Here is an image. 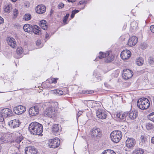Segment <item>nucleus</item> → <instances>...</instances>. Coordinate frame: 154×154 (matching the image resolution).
Instances as JSON below:
<instances>
[{"label":"nucleus","mask_w":154,"mask_h":154,"mask_svg":"<svg viewBox=\"0 0 154 154\" xmlns=\"http://www.w3.org/2000/svg\"><path fill=\"white\" fill-rule=\"evenodd\" d=\"M29 130L34 135H39L43 131L42 125L36 122L31 123L29 126Z\"/></svg>","instance_id":"nucleus-1"},{"label":"nucleus","mask_w":154,"mask_h":154,"mask_svg":"<svg viewBox=\"0 0 154 154\" xmlns=\"http://www.w3.org/2000/svg\"><path fill=\"white\" fill-rule=\"evenodd\" d=\"M137 105L138 107L141 109L145 110L149 107L150 102L147 98H141L138 100L137 102Z\"/></svg>","instance_id":"nucleus-2"},{"label":"nucleus","mask_w":154,"mask_h":154,"mask_svg":"<svg viewBox=\"0 0 154 154\" xmlns=\"http://www.w3.org/2000/svg\"><path fill=\"white\" fill-rule=\"evenodd\" d=\"M122 137V133L119 130L113 131L110 134V138L111 140L116 143L119 142Z\"/></svg>","instance_id":"nucleus-3"},{"label":"nucleus","mask_w":154,"mask_h":154,"mask_svg":"<svg viewBox=\"0 0 154 154\" xmlns=\"http://www.w3.org/2000/svg\"><path fill=\"white\" fill-rule=\"evenodd\" d=\"M101 130L99 128H94L90 131V134L92 137L99 139L102 136Z\"/></svg>","instance_id":"nucleus-4"},{"label":"nucleus","mask_w":154,"mask_h":154,"mask_svg":"<svg viewBox=\"0 0 154 154\" xmlns=\"http://www.w3.org/2000/svg\"><path fill=\"white\" fill-rule=\"evenodd\" d=\"M46 117L52 118L55 117V109L53 107H49L45 109L43 112Z\"/></svg>","instance_id":"nucleus-5"},{"label":"nucleus","mask_w":154,"mask_h":154,"mask_svg":"<svg viewBox=\"0 0 154 154\" xmlns=\"http://www.w3.org/2000/svg\"><path fill=\"white\" fill-rule=\"evenodd\" d=\"M60 144V140L58 138L56 137L53 139H51L50 141L49 146L50 148H56L58 147Z\"/></svg>","instance_id":"nucleus-6"},{"label":"nucleus","mask_w":154,"mask_h":154,"mask_svg":"<svg viewBox=\"0 0 154 154\" xmlns=\"http://www.w3.org/2000/svg\"><path fill=\"white\" fill-rule=\"evenodd\" d=\"M26 110V108L23 106H17L13 109L14 112L17 115H20L24 112Z\"/></svg>","instance_id":"nucleus-7"},{"label":"nucleus","mask_w":154,"mask_h":154,"mask_svg":"<svg viewBox=\"0 0 154 154\" xmlns=\"http://www.w3.org/2000/svg\"><path fill=\"white\" fill-rule=\"evenodd\" d=\"M135 139L132 138H128L125 142L126 146L129 149H133L136 144Z\"/></svg>","instance_id":"nucleus-8"},{"label":"nucleus","mask_w":154,"mask_h":154,"mask_svg":"<svg viewBox=\"0 0 154 154\" xmlns=\"http://www.w3.org/2000/svg\"><path fill=\"white\" fill-rule=\"evenodd\" d=\"M107 112L103 110L98 109L96 111V115L97 117L101 119H105L107 116Z\"/></svg>","instance_id":"nucleus-9"},{"label":"nucleus","mask_w":154,"mask_h":154,"mask_svg":"<svg viewBox=\"0 0 154 154\" xmlns=\"http://www.w3.org/2000/svg\"><path fill=\"white\" fill-rule=\"evenodd\" d=\"M25 154H39L37 149L34 146H28L25 149Z\"/></svg>","instance_id":"nucleus-10"},{"label":"nucleus","mask_w":154,"mask_h":154,"mask_svg":"<svg viewBox=\"0 0 154 154\" xmlns=\"http://www.w3.org/2000/svg\"><path fill=\"white\" fill-rule=\"evenodd\" d=\"M124 73L122 74V77L125 80H128L131 78L133 75V72L128 69L123 70Z\"/></svg>","instance_id":"nucleus-11"},{"label":"nucleus","mask_w":154,"mask_h":154,"mask_svg":"<svg viewBox=\"0 0 154 154\" xmlns=\"http://www.w3.org/2000/svg\"><path fill=\"white\" fill-rule=\"evenodd\" d=\"M131 55V52L129 50H124L121 52V57L122 59L125 60L129 58Z\"/></svg>","instance_id":"nucleus-12"},{"label":"nucleus","mask_w":154,"mask_h":154,"mask_svg":"<svg viewBox=\"0 0 154 154\" xmlns=\"http://www.w3.org/2000/svg\"><path fill=\"white\" fill-rule=\"evenodd\" d=\"M8 125L11 128H15L18 127L20 125V121L18 119H14L10 121Z\"/></svg>","instance_id":"nucleus-13"},{"label":"nucleus","mask_w":154,"mask_h":154,"mask_svg":"<svg viewBox=\"0 0 154 154\" xmlns=\"http://www.w3.org/2000/svg\"><path fill=\"white\" fill-rule=\"evenodd\" d=\"M1 113L3 116L6 118L12 116V112L11 109H10L6 108L3 109L2 110Z\"/></svg>","instance_id":"nucleus-14"},{"label":"nucleus","mask_w":154,"mask_h":154,"mask_svg":"<svg viewBox=\"0 0 154 154\" xmlns=\"http://www.w3.org/2000/svg\"><path fill=\"white\" fill-rule=\"evenodd\" d=\"M39 109L37 106H34L31 107L29 111V114L32 116L37 115L39 113Z\"/></svg>","instance_id":"nucleus-15"},{"label":"nucleus","mask_w":154,"mask_h":154,"mask_svg":"<svg viewBox=\"0 0 154 154\" xmlns=\"http://www.w3.org/2000/svg\"><path fill=\"white\" fill-rule=\"evenodd\" d=\"M106 56L104 58V62L105 63H109L114 60V56L110 51H106Z\"/></svg>","instance_id":"nucleus-16"},{"label":"nucleus","mask_w":154,"mask_h":154,"mask_svg":"<svg viewBox=\"0 0 154 154\" xmlns=\"http://www.w3.org/2000/svg\"><path fill=\"white\" fill-rule=\"evenodd\" d=\"M138 38L136 36L131 37L128 40V45L130 46H133L137 43Z\"/></svg>","instance_id":"nucleus-17"},{"label":"nucleus","mask_w":154,"mask_h":154,"mask_svg":"<svg viewBox=\"0 0 154 154\" xmlns=\"http://www.w3.org/2000/svg\"><path fill=\"white\" fill-rule=\"evenodd\" d=\"M128 113L127 112H124L122 114L120 112H116L115 115L118 118V119L119 121H124L125 120V118L127 116H128Z\"/></svg>","instance_id":"nucleus-18"},{"label":"nucleus","mask_w":154,"mask_h":154,"mask_svg":"<svg viewBox=\"0 0 154 154\" xmlns=\"http://www.w3.org/2000/svg\"><path fill=\"white\" fill-rule=\"evenodd\" d=\"M36 10L37 13L42 14L45 12L46 8L45 6L43 5H38L37 6Z\"/></svg>","instance_id":"nucleus-19"},{"label":"nucleus","mask_w":154,"mask_h":154,"mask_svg":"<svg viewBox=\"0 0 154 154\" xmlns=\"http://www.w3.org/2000/svg\"><path fill=\"white\" fill-rule=\"evenodd\" d=\"M138 112L137 111L130 112L128 113V116L130 119L131 120L135 119L138 116Z\"/></svg>","instance_id":"nucleus-20"},{"label":"nucleus","mask_w":154,"mask_h":154,"mask_svg":"<svg viewBox=\"0 0 154 154\" xmlns=\"http://www.w3.org/2000/svg\"><path fill=\"white\" fill-rule=\"evenodd\" d=\"M59 125L58 124H54L52 128V133L55 135L59 134Z\"/></svg>","instance_id":"nucleus-21"},{"label":"nucleus","mask_w":154,"mask_h":154,"mask_svg":"<svg viewBox=\"0 0 154 154\" xmlns=\"http://www.w3.org/2000/svg\"><path fill=\"white\" fill-rule=\"evenodd\" d=\"M33 26L29 24H26L24 25L23 29L24 31L26 32H32Z\"/></svg>","instance_id":"nucleus-22"},{"label":"nucleus","mask_w":154,"mask_h":154,"mask_svg":"<svg viewBox=\"0 0 154 154\" xmlns=\"http://www.w3.org/2000/svg\"><path fill=\"white\" fill-rule=\"evenodd\" d=\"M32 29V32H33L36 35H39L40 32H41V29L36 25H34L33 26Z\"/></svg>","instance_id":"nucleus-23"},{"label":"nucleus","mask_w":154,"mask_h":154,"mask_svg":"<svg viewBox=\"0 0 154 154\" xmlns=\"http://www.w3.org/2000/svg\"><path fill=\"white\" fill-rule=\"evenodd\" d=\"M9 41L8 42V43L12 48H14L16 45V42L15 40L13 38H10L9 39Z\"/></svg>","instance_id":"nucleus-24"},{"label":"nucleus","mask_w":154,"mask_h":154,"mask_svg":"<svg viewBox=\"0 0 154 154\" xmlns=\"http://www.w3.org/2000/svg\"><path fill=\"white\" fill-rule=\"evenodd\" d=\"M12 8V5L11 4H8L7 5H6L4 8L5 13H9L11 11Z\"/></svg>","instance_id":"nucleus-25"},{"label":"nucleus","mask_w":154,"mask_h":154,"mask_svg":"<svg viewBox=\"0 0 154 154\" xmlns=\"http://www.w3.org/2000/svg\"><path fill=\"white\" fill-rule=\"evenodd\" d=\"M40 25L41 27L43 29L46 30L47 29L48 26L46 25V22L45 20H42L40 21Z\"/></svg>","instance_id":"nucleus-26"},{"label":"nucleus","mask_w":154,"mask_h":154,"mask_svg":"<svg viewBox=\"0 0 154 154\" xmlns=\"http://www.w3.org/2000/svg\"><path fill=\"white\" fill-rule=\"evenodd\" d=\"M138 27L137 23L135 21H133L131 22L130 24V29H132L133 30L136 29Z\"/></svg>","instance_id":"nucleus-27"},{"label":"nucleus","mask_w":154,"mask_h":154,"mask_svg":"<svg viewBox=\"0 0 154 154\" xmlns=\"http://www.w3.org/2000/svg\"><path fill=\"white\" fill-rule=\"evenodd\" d=\"M144 152V150L141 148H136L133 152V154H143Z\"/></svg>","instance_id":"nucleus-28"},{"label":"nucleus","mask_w":154,"mask_h":154,"mask_svg":"<svg viewBox=\"0 0 154 154\" xmlns=\"http://www.w3.org/2000/svg\"><path fill=\"white\" fill-rule=\"evenodd\" d=\"M136 62V64L137 65L139 66H141L143 64L144 60L142 58L139 57L138 59H137Z\"/></svg>","instance_id":"nucleus-29"},{"label":"nucleus","mask_w":154,"mask_h":154,"mask_svg":"<svg viewBox=\"0 0 154 154\" xmlns=\"http://www.w3.org/2000/svg\"><path fill=\"white\" fill-rule=\"evenodd\" d=\"M106 53H104L102 52H99V55L97 57L95 60L96 61H98V59H101L103 58H105V57L106 56Z\"/></svg>","instance_id":"nucleus-30"},{"label":"nucleus","mask_w":154,"mask_h":154,"mask_svg":"<svg viewBox=\"0 0 154 154\" xmlns=\"http://www.w3.org/2000/svg\"><path fill=\"white\" fill-rule=\"evenodd\" d=\"M101 154H116L113 150L108 149L104 150Z\"/></svg>","instance_id":"nucleus-31"},{"label":"nucleus","mask_w":154,"mask_h":154,"mask_svg":"<svg viewBox=\"0 0 154 154\" xmlns=\"http://www.w3.org/2000/svg\"><path fill=\"white\" fill-rule=\"evenodd\" d=\"M23 19L26 21L30 20L31 19V16L29 14H26L23 16Z\"/></svg>","instance_id":"nucleus-32"},{"label":"nucleus","mask_w":154,"mask_h":154,"mask_svg":"<svg viewBox=\"0 0 154 154\" xmlns=\"http://www.w3.org/2000/svg\"><path fill=\"white\" fill-rule=\"evenodd\" d=\"M147 136L146 135L141 136L140 137L141 142L143 143H146L147 142Z\"/></svg>","instance_id":"nucleus-33"},{"label":"nucleus","mask_w":154,"mask_h":154,"mask_svg":"<svg viewBox=\"0 0 154 154\" xmlns=\"http://www.w3.org/2000/svg\"><path fill=\"white\" fill-rule=\"evenodd\" d=\"M148 119L154 122V112H152L147 116Z\"/></svg>","instance_id":"nucleus-34"},{"label":"nucleus","mask_w":154,"mask_h":154,"mask_svg":"<svg viewBox=\"0 0 154 154\" xmlns=\"http://www.w3.org/2000/svg\"><path fill=\"white\" fill-rule=\"evenodd\" d=\"M24 138V137H23L21 135L17 137L16 141L17 143H19Z\"/></svg>","instance_id":"nucleus-35"},{"label":"nucleus","mask_w":154,"mask_h":154,"mask_svg":"<svg viewBox=\"0 0 154 154\" xmlns=\"http://www.w3.org/2000/svg\"><path fill=\"white\" fill-rule=\"evenodd\" d=\"M94 91L91 90H84L82 91V93L84 94H93Z\"/></svg>","instance_id":"nucleus-36"},{"label":"nucleus","mask_w":154,"mask_h":154,"mask_svg":"<svg viewBox=\"0 0 154 154\" xmlns=\"http://www.w3.org/2000/svg\"><path fill=\"white\" fill-rule=\"evenodd\" d=\"M16 51L17 54L18 55H20L23 53V49L21 48H17Z\"/></svg>","instance_id":"nucleus-37"},{"label":"nucleus","mask_w":154,"mask_h":154,"mask_svg":"<svg viewBox=\"0 0 154 154\" xmlns=\"http://www.w3.org/2000/svg\"><path fill=\"white\" fill-rule=\"evenodd\" d=\"M18 13V11L16 9H15L13 11V18H16L17 17Z\"/></svg>","instance_id":"nucleus-38"},{"label":"nucleus","mask_w":154,"mask_h":154,"mask_svg":"<svg viewBox=\"0 0 154 154\" xmlns=\"http://www.w3.org/2000/svg\"><path fill=\"white\" fill-rule=\"evenodd\" d=\"M69 14H67L63 18V22L64 23H67L66 21L68 19V17H69Z\"/></svg>","instance_id":"nucleus-39"},{"label":"nucleus","mask_w":154,"mask_h":154,"mask_svg":"<svg viewBox=\"0 0 154 154\" xmlns=\"http://www.w3.org/2000/svg\"><path fill=\"white\" fill-rule=\"evenodd\" d=\"M153 127L152 125V124L148 123L146 124V128L148 130H150Z\"/></svg>","instance_id":"nucleus-40"},{"label":"nucleus","mask_w":154,"mask_h":154,"mask_svg":"<svg viewBox=\"0 0 154 154\" xmlns=\"http://www.w3.org/2000/svg\"><path fill=\"white\" fill-rule=\"evenodd\" d=\"M54 92L60 95H62L63 93V92L62 91L59 90H55Z\"/></svg>","instance_id":"nucleus-41"},{"label":"nucleus","mask_w":154,"mask_h":154,"mask_svg":"<svg viewBox=\"0 0 154 154\" xmlns=\"http://www.w3.org/2000/svg\"><path fill=\"white\" fill-rule=\"evenodd\" d=\"M148 61L149 64H152L154 63V59L151 57H149L148 59Z\"/></svg>","instance_id":"nucleus-42"},{"label":"nucleus","mask_w":154,"mask_h":154,"mask_svg":"<svg viewBox=\"0 0 154 154\" xmlns=\"http://www.w3.org/2000/svg\"><path fill=\"white\" fill-rule=\"evenodd\" d=\"M141 48L143 49H146L147 47V46L146 44L145 43H143L141 44Z\"/></svg>","instance_id":"nucleus-43"},{"label":"nucleus","mask_w":154,"mask_h":154,"mask_svg":"<svg viewBox=\"0 0 154 154\" xmlns=\"http://www.w3.org/2000/svg\"><path fill=\"white\" fill-rule=\"evenodd\" d=\"M51 80L52 82H51V83H54L56 84L57 83V81L58 79V78H52L51 79Z\"/></svg>","instance_id":"nucleus-44"},{"label":"nucleus","mask_w":154,"mask_h":154,"mask_svg":"<svg viewBox=\"0 0 154 154\" xmlns=\"http://www.w3.org/2000/svg\"><path fill=\"white\" fill-rule=\"evenodd\" d=\"M64 4L63 3H60L58 5V8L60 9L64 7Z\"/></svg>","instance_id":"nucleus-45"},{"label":"nucleus","mask_w":154,"mask_h":154,"mask_svg":"<svg viewBox=\"0 0 154 154\" xmlns=\"http://www.w3.org/2000/svg\"><path fill=\"white\" fill-rule=\"evenodd\" d=\"M4 117L2 115V113H0V122H2L4 120Z\"/></svg>","instance_id":"nucleus-46"},{"label":"nucleus","mask_w":154,"mask_h":154,"mask_svg":"<svg viewBox=\"0 0 154 154\" xmlns=\"http://www.w3.org/2000/svg\"><path fill=\"white\" fill-rule=\"evenodd\" d=\"M95 78L97 79V81H100L101 80V77L100 76L96 75L95 76Z\"/></svg>","instance_id":"nucleus-47"},{"label":"nucleus","mask_w":154,"mask_h":154,"mask_svg":"<svg viewBox=\"0 0 154 154\" xmlns=\"http://www.w3.org/2000/svg\"><path fill=\"white\" fill-rule=\"evenodd\" d=\"M82 113V111H79L77 113V119L79 117V116L81 115Z\"/></svg>","instance_id":"nucleus-48"},{"label":"nucleus","mask_w":154,"mask_h":154,"mask_svg":"<svg viewBox=\"0 0 154 154\" xmlns=\"http://www.w3.org/2000/svg\"><path fill=\"white\" fill-rule=\"evenodd\" d=\"M36 45L37 46H39L40 45L41 43V42L40 40L38 39L36 42Z\"/></svg>","instance_id":"nucleus-49"},{"label":"nucleus","mask_w":154,"mask_h":154,"mask_svg":"<svg viewBox=\"0 0 154 154\" xmlns=\"http://www.w3.org/2000/svg\"><path fill=\"white\" fill-rule=\"evenodd\" d=\"M150 29L152 32L154 33V25L151 26L150 27Z\"/></svg>","instance_id":"nucleus-50"},{"label":"nucleus","mask_w":154,"mask_h":154,"mask_svg":"<svg viewBox=\"0 0 154 154\" xmlns=\"http://www.w3.org/2000/svg\"><path fill=\"white\" fill-rule=\"evenodd\" d=\"M50 38V37L49 36L48 33L46 32V33L45 36V39H47V40H48V39H49Z\"/></svg>","instance_id":"nucleus-51"},{"label":"nucleus","mask_w":154,"mask_h":154,"mask_svg":"<svg viewBox=\"0 0 154 154\" xmlns=\"http://www.w3.org/2000/svg\"><path fill=\"white\" fill-rule=\"evenodd\" d=\"M5 138L3 136H1V137H0V141H2V142H4L5 141Z\"/></svg>","instance_id":"nucleus-52"},{"label":"nucleus","mask_w":154,"mask_h":154,"mask_svg":"<svg viewBox=\"0 0 154 154\" xmlns=\"http://www.w3.org/2000/svg\"><path fill=\"white\" fill-rule=\"evenodd\" d=\"M4 21V19L0 16V24L3 23Z\"/></svg>","instance_id":"nucleus-53"},{"label":"nucleus","mask_w":154,"mask_h":154,"mask_svg":"<svg viewBox=\"0 0 154 154\" xmlns=\"http://www.w3.org/2000/svg\"><path fill=\"white\" fill-rule=\"evenodd\" d=\"M85 1H80L79 2L78 5H81L84 4L85 3Z\"/></svg>","instance_id":"nucleus-54"},{"label":"nucleus","mask_w":154,"mask_h":154,"mask_svg":"<svg viewBox=\"0 0 154 154\" xmlns=\"http://www.w3.org/2000/svg\"><path fill=\"white\" fill-rule=\"evenodd\" d=\"M75 14L74 13V12L72 11V14L71 15V17L72 18H73L75 16Z\"/></svg>","instance_id":"nucleus-55"},{"label":"nucleus","mask_w":154,"mask_h":154,"mask_svg":"<svg viewBox=\"0 0 154 154\" xmlns=\"http://www.w3.org/2000/svg\"><path fill=\"white\" fill-rule=\"evenodd\" d=\"M151 143L154 144V136L152 137L151 139Z\"/></svg>","instance_id":"nucleus-56"},{"label":"nucleus","mask_w":154,"mask_h":154,"mask_svg":"<svg viewBox=\"0 0 154 154\" xmlns=\"http://www.w3.org/2000/svg\"><path fill=\"white\" fill-rule=\"evenodd\" d=\"M72 11L74 12V13H75V14L77 13L78 12H79V11L78 10H75Z\"/></svg>","instance_id":"nucleus-57"},{"label":"nucleus","mask_w":154,"mask_h":154,"mask_svg":"<svg viewBox=\"0 0 154 154\" xmlns=\"http://www.w3.org/2000/svg\"><path fill=\"white\" fill-rule=\"evenodd\" d=\"M54 104H55V106L56 107H58V103L57 102H55L54 103Z\"/></svg>","instance_id":"nucleus-58"},{"label":"nucleus","mask_w":154,"mask_h":154,"mask_svg":"<svg viewBox=\"0 0 154 154\" xmlns=\"http://www.w3.org/2000/svg\"><path fill=\"white\" fill-rule=\"evenodd\" d=\"M76 1V0H68V2H75Z\"/></svg>","instance_id":"nucleus-59"},{"label":"nucleus","mask_w":154,"mask_h":154,"mask_svg":"<svg viewBox=\"0 0 154 154\" xmlns=\"http://www.w3.org/2000/svg\"><path fill=\"white\" fill-rule=\"evenodd\" d=\"M17 0H11L13 2H15Z\"/></svg>","instance_id":"nucleus-60"},{"label":"nucleus","mask_w":154,"mask_h":154,"mask_svg":"<svg viewBox=\"0 0 154 154\" xmlns=\"http://www.w3.org/2000/svg\"><path fill=\"white\" fill-rule=\"evenodd\" d=\"M152 100H153V103H154V97H153V98H152Z\"/></svg>","instance_id":"nucleus-61"},{"label":"nucleus","mask_w":154,"mask_h":154,"mask_svg":"<svg viewBox=\"0 0 154 154\" xmlns=\"http://www.w3.org/2000/svg\"><path fill=\"white\" fill-rule=\"evenodd\" d=\"M12 154H19L17 152H14V153H13Z\"/></svg>","instance_id":"nucleus-62"},{"label":"nucleus","mask_w":154,"mask_h":154,"mask_svg":"<svg viewBox=\"0 0 154 154\" xmlns=\"http://www.w3.org/2000/svg\"><path fill=\"white\" fill-rule=\"evenodd\" d=\"M84 8H85V6H84L83 8H82V9H84Z\"/></svg>","instance_id":"nucleus-63"},{"label":"nucleus","mask_w":154,"mask_h":154,"mask_svg":"<svg viewBox=\"0 0 154 154\" xmlns=\"http://www.w3.org/2000/svg\"><path fill=\"white\" fill-rule=\"evenodd\" d=\"M52 10H51V12H52Z\"/></svg>","instance_id":"nucleus-64"}]
</instances>
